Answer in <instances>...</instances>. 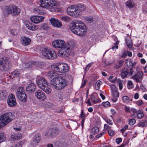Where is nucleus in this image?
Masks as SVG:
<instances>
[{
	"instance_id": "nucleus-1",
	"label": "nucleus",
	"mask_w": 147,
	"mask_h": 147,
	"mask_svg": "<svg viewBox=\"0 0 147 147\" xmlns=\"http://www.w3.org/2000/svg\"><path fill=\"white\" fill-rule=\"evenodd\" d=\"M69 27L73 33L81 36L84 35L87 31L85 25L79 20H74L70 24Z\"/></svg>"
},
{
	"instance_id": "nucleus-2",
	"label": "nucleus",
	"mask_w": 147,
	"mask_h": 147,
	"mask_svg": "<svg viewBox=\"0 0 147 147\" xmlns=\"http://www.w3.org/2000/svg\"><path fill=\"white\" fill-rule=\"evenodd\" d=\"M14 115L11 112L6 113L0 116V129L8 124L13 119Z\"/></svg>"
},
{
	"instance_id": "nucleus-3",
	"label": "nucleus",
	"mask_w": 147,
	"mask_h": 147,
	"mask_svg": "<svg viewBox=\"0 0 147 147\" xmlns=\"http://www.w3.org/2000/svg\"><path fill=\"white\" fill-rule=\"evenodd\" d=\"M73 47V43L69 42L65 45V46L59 50L58 52V55L61 57H66L70 54L71 50Z\"/></svg>"
},
{
	"instance_id": "nucleus-4",
	"label": "nucleus",
	"mask_w": 147,
	"mask_h": 147,
	"mask_svg": "<svg viewBox=\"0 0 147 147\" xmlns=\"http://www.w3.org/2000/svg\"><path fill=\"white\" fill-rule=\"evenodd\" d=\"M41 52L42 56L46 58L53 59L57 57L55 51L48 48H42Z\"/></svg>"
},
{
	"instance_id": "nucleus-5",
	"label": "nucleus",
	"mask_w": 147,
	"mask_h": 147,
	"mask_svg": "<svg viewBox=\"0 0 147 147\" xmlns=\"http://www.w3.org/2000/svg\"><path fill=\"white\" fill-rule=\"evenodd\" d=\"M51 68L55 71L61 73L67 72L69 69L68 65L66 63H58L53 65L51 66Z\"/></svg>"
},
{
	"instance_id": "nucleus-6",
	"label": "nucleus",
	"mask_w": 147,
	"mask_h": 147,
	"mask_svg": "<svg viewBox=\"0 0 147 147\" xmlns=\"http://www.w3.org/2000/svg\"><path fill=\"white\" fill-rule=\"evenodd\" d=\"M37 84L39 87L47 93L49 94L51 92V90L48 86V84L45 79L40 77L38 80Z\"/></svg>"
},
{
	"instance_id": "nucleus-7",
	"label": "nucleus",
	"mask_w": 147,
	"mask_h": 147,
	"mask_svg": "<svg viewBox=\"0 0 147 147\" xmlns=\"http://www.w3.org/2000/svg\"><path fill=\"white\" fill-rule=\"evenodd\" d=\"M48 10L51 12H60L62 11V9L56 6L57 2L55 0H47Z\"/></svg>"
},
{
	"instance_id": "nucleus-8",
	"label": "nucleus",
	"mask_w": 147,
	"mask_h": 147,
	"mask_svg": "<svg viewBox=\"0 0 147 147\" xmlns=\"http://www.w3.org/2000/svg\"><path fill=\"white\" fill-rule=\"evenodd\" d=\"M67 81L63 77H59L56 81L55 84L53 86L55 89L59 90L64 88L67 85Z\"/></svg>"
},
{
	"instance_id": "nucleus-9",
	"label": "nucleus",
	"mask_w": 147,
	"mask_h": 147,
	"mask_svg": "<svg viewBox=\"0 0 147 147\" xmlns=\"http://www.w3.org/2000/svg\"><path fill=\"white\" fill-rule=\"evenodd\" d=\"M68 15L74 17H78L80 16V13L76 10L75 5L69 6L67 9Z\"/></svg>"
},
{
	"instance_id": "nucleus-10",
	"label": "nucleus",
	"mask_w": 147,
	"mask_h": 147,
	"mask_svg": "<svg viewBox=\"0 0 147 147\" xmlns=\"http://www.w3.org/2000/svg\"><path fill=\"white\" fill-rule=\"evenodd\" d=\"M134 72L132 69H129L127 67H123L121 70L120 75L122 79L128 78L129 76H131Z\"/></svg>"
},
{
	"instance_id": "nucleus-11",
	"label": "nucleus",
	"mask_w": 147,
	"mask_h": 147,
	"mask_svg": "<svg viewBox=\"0 0 147 147\" xmlns=\"http://www.w3.org/2000/svg\"><path fill=\"white\" fill-rule=\"evenodd\" d=\"M111 89L112 91V95L111 100L113 102H115L117 100V98L119 97L118 88L115 85L111 84Z\"/></svg>"
},
{
	"instance_id": "nucleus-12",
	"label": "nucleus",
	"mask_w": 147,
	"mask_h": 147,
	"mask_svg": "<svg viewBox=\"0 0 147 147\" xmlns=\"http://www.w3.org/2000/svg\"><path fill=\"white\" fill-rule=\"evenodd\" d=\"M46 75L51 78V84L53 85H54L56 82V81L58 79V75L57 72L53 71H49L47 72Z\"/></svg>"
},
{
	"instance_id": "nucleus-13",
	"label": "nucleus",
	"mask_w": 147,
	"mask_h": 147,
	"mask_svg": "<svg viewBox=\"0 0 147 147\" xmlns=\"http://www.w3.org/2000/svg\"><path fill=\"white\" fill-rule=\"evenodd\" d=\"M6 11L8 14H11L13 16H16L19 14L20 10L17 7L12 6L8 7Z\"/></svg>"
},
{
	"instance_id": "nucleus-14",
	"label": "nucleus",
	"mask_w": 147,
	"mask_h": 147,
	"mask_svg": "<svg viewBox=\"0 0 147 147\" xmlns=\"http://www.w3.org/2000/svg\"><path fill=\"white\" fill-rule=\"evenodd\" d=\"M8 105L10 107H13L16 106L17 103L15 96L12 94L9 95L7 100Z\"/></svg>"
},
{
	"instance_id": "nucleus-15",
	"label": "nucleus",
	"mask_w": 147,
	"mask_h": 147,
	"mask_svg": "<svg viewBox=\"0 0 147 147\" xmlns=\"http://www.w3.org/2000/svg\"><path fill=\"white\" fill-rule=\"evenodd\" d=\"M35 96L36 98L38 99L44 101L47 99V96L44 93L42 90L38 89L36 90L35 93Z\"/></svg>"
},
{
	"instance_id": "nucleus-16",
	"label": "nucleus",
	"mask_w": 147,
	"mask_h": 147,
	"mask_svg": "<svg viewBox=\"0 0 147 147\" xmlns=\"http://www.w3.org/2000/svg\"><path fill=\"white\" fill-rule=\"evenodd\" d=\"M53 47L56 48H63L65 46V42L61 40H57L54 41L52 43Z\"/></svg>"
},
{
	"instance_id": "nucleus-17",
	"label": "nucleus",
	"mask_w": 147,
	"mask_h": 147,
	"mask_svg": "<svg viewBox=\"0 0 147 147\" xmlns=\"http://www.w3.org/2000/svg\"><path fill=\"white\" fill-rule=\"evenodd\" d=\"M44 18L43 17L35 16L31 17L30 20L32 22L37 24L42 22Z\"/></svg>"
},
{
	"instance_id": "nucleus-18",
	"label": "nucleus",
	"mask_w": 147,
	"mask_h": 147,
	"mask_svg": "<svg viewBox=\"0 0 147 147\" xmlns=\"http://www.w3.org/2000/svg\"><path fill=\"white\" fill-rule=\"evenodd\" d=\"M52 25L56 28H59L62 26V24L60 21L54 18H52L49 20Z\"/></svg>"
},
{
	"instance_id": "nucleus-19",
	"label": "nucleus",
	"mask_w": 147,
	"mask_h": 147,
	"mask_svg": "<svg viewBox=\"0 0 147 147\" xmlns=\"http://www.w3.org/2000/svg\"><path fill=\"white\" fill-rule=\"evenodd\" d=\"M36 85L33 82L30 83L26 87V91L28 92H34L36 89Z\"/></svg>"
},
{
	"instance_id": "nucleus-20",
	"label": "nucleus",
	"mask_w": 147,
	"mask_h": 147,
	"mask_svg": "<svg viewBox=\"0 0 147 147\" xmlns=\"http://www.w3.org/2000/svg\"><path fill=\"white\" fill-rule=\"evenodd\" d=\"M31 42V39L28 37L23 36L21 38V43L24 46H26L29 45Z\"/></svg>"
},
{
	"instance_id": "nucleus-21",
	"label": "nucleus",
	"mask_w": 147,
	"mask_h": 147,
	"mask_svg": "<svg viewBox=\"0 0 147 147\" xmlns=\"http://www.w3.org/2000/svg\"><path fill=\"white\" fill-rule=\"evenodd\" d=\"M25 25L28 29L31 30H36L38 28L37 25L32 24L29 22H27L25 24Z\"/></svg>"
},
{
	"instance_id": "nucleus-22",
	"label": "nucleus",
	"mask_w": 147,
	"mask_h": 147,
	"mask_svg": "<svg viewBox=\"0 0 147 147\" xmlns=\"http://www.w3.org/2000/svg\"><path fill=\"white\" fill-rule=\"evenodd\" d=\"M143 73L141 72H138L133 77V79L135 80L137 82L140 83L141 82Z\"/></svg>"
},
{
	"instance_id": "nucleus-23",
	"label": "nucleus",
	"mask_w": 147,
	"mask_h": 147,
	"mask_svg": "<svg viewBox=\"0 0 147 147\" xmlns=\"http://www.w3.org/2000/svg\"><path fill=\"white\" fill-rule=\"evenodd\" d=\"M112 38L115 42H113V45H112L111 49L113 50H114L115 49H118V45L119 44V42L118 40L117 37L116 36L113 35L112 36Z\"/></svg>"
},
{
	"instance_id": "nucleus-24",
	"label": "nucleus",
	"mask_w": 147,
	"mask_h": 147,
	"mask_svg": "<svg viewBox=\"0 0 147 147\" xmlns=\"http://www.w3.org/2000/svg\"><path fill=\"white\" fill-rule=\"evenodd\" d=\"M41 139L40 135L39 133H37L36 134L33 138V144H35V145L39 143Z\"/></svg>"
},
{
	"instance_id": "nucleus-25",
	"label": "nucleus",
	"mask_w": 147,
	"mask_h": 147,
	"mask_svg": "<svg viewBox=\"0 0 147 147\" xmlns=\"http://www.w3.org/2000/svg\"><path fill=\"white\" fill-rule=\"evenodd\" d=\"M90 99L92 102L94 104L97 103L99 101L98 98L97 94L95 92H94L92 93Z\"/></svg>"
},
{
	"instance_id": "nucleus-26",
	"label": "nucleus",
	"mask_w": 147,
	"mask_h": 147,
	"mask_svg": "<svg viewBox=\"0 0 147 147\" xmlns=\"http://www.w3.org/2000/svg\"><path fill=\"white\" fill-rule=\"evenodd\" d=\"M75 5L76 11L79 13L80 12L83 11L86 9V6L84 4H80Z\"/></svg>"
},
{
	"instance_id": "nucleus-27",
	"label": "nucleus",
	"mask_w": 147,
	"mask_h": 147,
	"mask_svg": "<svg viewBox=\"0 0 147 147\" xmlns=\"http://www.w3.org/2000/svg\"><path fill=\"white\" fill-rule=\"evenodd\" d=\"M125 43L127 47L131 48L132 47V42L131 38L127 36L125 37Z\"/></svg>"
},
{
	"instance_id": "nucleus-28",
	"label": "nucleus",
	"mask_w": 147,
	"mask_h": 147,
	"mask_svg": "<svg viewBox=\"0 0 147 147\" xmlns=\"http://www.w3.org/2000/svg\"><path fill=\"white\" fill-rule=\"evenodd\" d=\"M39 2L40 6L48 9L47 0H39Z\"/></svg>"
},
{
	"instance_id": "nucleus-29",
	"label": "nucleus",
	"mask_w": 147,
	"mask_h": 147,
	"mask_svg": "<svg viewBox=\"0 0 147 147\" xmlns=\"http://www.w3.org/2000/svg\"><path fill=\"white\" fill-rule=\"evenodd\" d=\"M28 66L27 68L28 69H30L32 68H34L36 67H38L39 65L37 62H31L26 64Z\"/></svg>"
},
{
	"instance_id": "nucleus-30",
	"label": "nucleus",
	"mask_w": 147,
	"mask_h": 147,
	"mask_svg": "<svg viewBox=\"0 0 147 147\" xmlns=\"http://www.w3.org/2000/svg\"><path fill=\"white\" fill-rule=\"evenodd\" d=\"M124 63V61L119 60L116 63L114 67V69H117L123 65Z\"/></svg>"
},
{
	"instance_id": "nucleus-31",
	"label": "nucleus",
	"mask_w": 147,
	"mask_h": 147,
	"mask_svg": "<svg viewBox=\"0 0 147 147\" xmlns=\"http://www.w3.org/2000/svg\"><path fill=\"white\" fill-rule=\"evenodd\" d=\"M7 96V93L6 91L2 90L0 91V99L3 100Z\"/></svg>"
},
{
	"instance_id": "nucleus-32",
	"label": "nucleus",
	"mask_w": 147,
	"mask_h": 147,
	"mask_svg": "<svg viewBox=\"0 0 147 147\" xmlns=\"http://www.w3.org/2000/svg\"><path fill=\"white\" fill-rule=\"evenodd\" d=\"M17 96L20 100L23 102H25L27 100V96L25 93H23Z\"/></svg>"
},
{
	"instance_id": "nucleus-33",
	"label": "nucleus",
	"mask_w": 147,
	"mask_h": 147,
	"mask_svg": "<svg viewBox=\"0 0 147 147\" xmlns=\"http://www.w3.org/2000/svg\"><path fill=\"white\" fill-rule=\"evenodd\" d=\"M22 135L17 133L13 134H11V140H18L22 138Z\"/></svg>"
},
{
	"instance_id": "nucleus-34",
	"label": "nucleus",
	"mask_w": 147,
	"mask_h": 147,
	"mask_svg": "<svg viewBox=\"0 0 147 147\" xmlns=\"http://www.w3.org/2000/svg\"><path fill=\"white\" fill-rule=\"evenodd\" d=\"M138 127H143L147 126V121L146 120H142L138 124Z\"/></svg>"
},
{
	"instance_id": "nucleus-35",
	"label": "nucleus",
	"mask_w": 147,
	"mask_h": 147,
	"mask_svg": "<svg viewBox=\"0 0 147 147\" xmlns=\"http://www.w3.org/2000/svg\"><path fill=\"white\" fill-rule=\"evenodd\" d=\"M25 93V90L23 87H20L18 88L17 90V92L16 93V96L20 95Z\"/></svg>"
},
{
	"instance_id": "nucleus-36",
	"label": "nucleus",
	"mask_w": 147,
	"mask_h": 147,
	"mask_svg": "<svg viewBox=\"0 0 147 147\" xmlns=\"http://www.w3.org/2000/svg\"><path fill=\"white\" fill-rule=\"evenodd\" d=\"M126 5L129 8L133 7L134 6V3L132 0H129L125 3Z\"/></svg>"
},
{
	"instance_id": "nucleus-37",
	"label": "nucleus",
	"mask_w": 147,
	"mask_h": 147,
	"mask_svg": "<svg viewBox=\"0 0 147 147\" xmlns=\"http://www.w3.org/2000/svg\"><path fill=\"white\" fill-rule=\"evenodd\" d=\"M99 131V129L97 127H93L91 131V133L92 134L94 135L97 134Z\"/></svg>"
},
{
	"instance_id": "nucleus-38",
	"label": "nucleus",
	"mask_w": 147,
	"mask_h": 147,
	"mask_svg": "<svg viewBox=\"0 0 147 147\" xmlns=\"http://www.w3.org/2000/svg\"><path fill=\"white\" fill-rule=\"evenodd\" d=\"M138 119H141L144 117V114L143 111L142 110H139L138 113L136 115Z\"/></svg>"
},
{
	"instance_id": "nucleus-39",
	"label": "nucleus",
	"mask_w": 147,
	"mask_h": 147,
	"mask_svg": "<svg viewBox=\"0 0 147 147\" xmlns=\"http://www.w3.org/2000/svg\"><path fill=\"white\" fill-rule=\"evenodd\" d=\"M125 64L127 66L128 68H129V69H132V66L131 65L132 63L131 59H126L125 61Z\"/></svg>"
},
{
	"instance_id": "nucleus-40",
	"label": "nucleus",
	"mask_w": 147,
	"mask_h": 147,
	"mask_svg": "<svg viewBox=\"0 0 147 147\" xmlns=\"http://www.w3.org/2000/svg\"><path fill=\"white\" fill-rule=\"evenodd\" d=\"M102 84V82L100 80H98L96 82L95 86V88L96 90H98L100 87V85Z\"/></svg>"
},
{
	"instance_id": "nucleus-41",
	"label": "nucleus",
	"mask_w": 147,
	"mask_h": 147,
	"mask_svg": "<svg viewBox=\"0 0 147 147\" xmlns=\"http://www.w3.org/2000/svg\"><path fill=\"white\" fill-rule=\"evenodd\" d=\"M25 140H23L17 144H15L13 147H22V146L25 142Z\"/></svg>"
},
{
	"instance_id": "nucleus-42",
	"label": "nucleus",
	"mask_w": 147,
	"mask_h": 147,
	"mask_svg": "<svg viewBox=\"0 0 147 147\" xmlns=\"http://www.w3.org/2000/svg\"><path fill=\"white\" fill-rule=\"evenodd\" d=\"M122 99L123 101L125 103H128L129 102V98L127 96H123V97Z\"/></svg>"
},
{
	"instance_id": "nucleus-43",
	"label": "nucleus",
	"mask_w": 147,
	"mask_h": 147,
	"mask_svg": "<svg viewBox=\"0 0 147 147\" xmlns=\"http://www.w3.org/2000/svg\"><path fill=\"white\" fill-rule=\"evenodd\" d=\"M11 74L13 76V77L19 76L20 73V71L18 70H15L13 72L11 73Z\"/></svg>"
},
{
	"instance_id": "nucleus-44",
	"label": "nucleus",
	"mask_w": 147,
	"mask_h": 147,
	"mask_svg": "<svg viewBox=\"0 0 147 147\" xmlns=\"http://www.w3.org/2000/svg\"><path fill=\"white\" fill-rule=\"evenodd\" d=\"M117 82L118 83L119 86V89L120 90H121L123 88V80H121L120 79H118L117 80Z\"/></svg>"
},
{
	"instance_id": "nucleus-45",
	"label": "nucleus",
	"mask_w": 147,
	"mask_h": 147,
	"mask_svg": "<svg viewBox=\"0 0 147 147\" xmlns=\"http://www.w3.org/2000/svg\"><path fill=\"white\" fill-rule=\"evenodd\" d=\"M127 87L129 89H132L133 88V83L132 81H128L127 83Z\"/></svg>"
},
{
	"instance_id": "nucleus-46",
	"label": "nucleus",
	"mask_w": 147,
	"mask_h": 147,
	"mask_svg": "<svg viewBox=\"0 0 147 147\" xmlns=\"http://www.w3.org/2000/svg\"><path fill=\"white\" fill-rule=\"evenodd\" d=\"M60 19L65 22H68L70 20L69 17L67 16H63Z\"/></svg>"
},
{
	"instance_id": "nucleus-47",
	"label": "nucleus",
	"mask_w": 147,
	"mask_h": 147,
	"mask_svg": "<svg viewBox=\"0 0 147 147\" xmlns=\"http://www.w3.org/2000/svg\"><path fill=\"white\" fill-rule=\"evenodd\" d=\"M5 139L4 134L3 133H0V143L4 141Z\"/></svg>"
},
{
	"instance_id": "nucleus-48",
	"label": "nucleus",
	"mask_w": 147,
	"mask_h": 147,
	"mask_svg": "<svg viewBox=\"0 0 147 147\" xmlns=\"http://www.w3.org/2000/svg\"><path fill=\"white\" fill-rule=\"evenodd\" d=\"M128 127V125L126 124L125 125L124 127H123L120 130L121 132L123 134L124 133L125 131V130L127 129Z\"/></svg>"
},
{
	"instance_id": "nucleus-49",
	"label": "nucleus",
	"mask_w": 147,
	"mask_h": 147,
	"mask_svg": "<svg viewBox=\"0 0 147 147\" xmlns=\"http://www.w3.org/2000/svg\"><path fill=\"white\" fill-rule=\"evenodd\" d=\"M136 122V120L134 119H130L129 121V125H132L135 123Z\"/></svg>"
},
{
	"instance_id": "nucleus-50",
	"label": "nucleus",
	"mask_w": 147,
	"mask_h": 147,
	"mask_svg": "<svg viewBox=\"0 0 147 147\" xmlns=\"http://www.w3.org/2000/svg\"><path fill=\"white\" fill-rule=\"evenodd\" d=\"M34 13L36 14L42 15H44L45 14V13L44 12L41 11L38 9H36V12H34Z\"/></svg>"
},
{
	"instance_id": "nucleus-51",
	"label": "nucleus",
	"mask_w": 147,
	"mask_h": 147,
	"mask_svg": "<svg viewBox=\"0 0 147 147\" xmlns=\"http://www.w3.org/2000/svg\"><path fill=\"white\" fill-rule=\"evenodd\" d=\"M135 103L138 106L142 105L144 104L143 101L141 100H140L136 102Z\"/></svg>"
},
{
	"instance_id": "nucleus-52",
	"label": "nucleus",
	"mask_w": 147,
	"mask_h": 147,
	"mask_svg": "<svg viewBox=\"0 0 147 147\" xmlns=\"http://www.w3.org/2000/svg\"><path fill=\"white\" fill-rule=\"evenodd\" d=\"M10 32L11 34L13 35H16L18 34V31L17 30L14 29L10 30Z\"/></svg>"
},
{
	"instance_id": "nucleus-53",
	"label": "nucleus",
	"mask_w": 147,
	"mask_h": 147,
	"mask_svg": "<svg viewBox=\"0 0 147 147\" xmlns=\"http://www.w3.org/2000/svg\"><path fill=\"white\" fill-rule=\"evenodd\" d=\"M85 19L89 23H91L93 21V18L92 17H86L85 18Z\"/></svg>"
},
{
	"instance_id": "nucleus-54",
	"label": "nucleus",
	"mask_w": 147,
	"mask_h": 147,
	"mask_svg": "<svg viewBox=\"0 0 147 147\" xmlns=\"http://www.w3.org/2000/svg\"><path fill=\"white\" fill-rule=\"evenodd\" d=\"M102 104L105 107H109L110 105V102L108 101L105 102H103Z\"/></svg>"
},
{
	"instance_id": "nucleus-55",
	"label": "nucleus",
	"mask_w": 147,
	"mask_h": 147,
	"mask_svg": "<svg viewBox=\"0 0 147 147\" xmlns=\"http://www.w3.org/2000/svg\"><path fill=\"white\" fill-rule=\"evenodd\" d=\"M113 77V76H111V82L115 83L117 81V77H115L114 79H112Z\"/></svg>"
},
{
	"instance_id": "nucleus-56",
	"label": "nucleus",
	"mask_w": 147,
	"mask_h": 147,
	"mask_svg": "<svg viewBox=\"0 0 147 147\" xmlns=\"http://www.w3.org/2000/svg\"><path fill=\"white\" fill-rule=\"evenodd\" d=\"M131 111L132 112L133 114L134 115H136L138 112V111L134 108H132L131 109Z\"/></svg>"
},
{
	"instance_id": "nucleus-57",
	"label": "nucleus",
	"mask_w": 147,
	"mask_h": 147,
	"mask_svg": "<svg viewBox=\"0 0 147 147\" xmlns=\"http://www.w3.org/2000/svg\"><path fill=\"white\" fill-rule=\"evenodd\" d=\"M122 140L121 138H117L115 140V141L117 144H119L122 141Z\"/></svg>"
},
{
	"instance_id": "nucleus-58",
	"label": "nucleus",
	"mask_w": 147,
	"mask_h": 147,
	"mask_svg": "<svg viewBox=\"0 0 147 147\" xmlns=\"http://www.w3.org/2000/svg\"><path fill=\"white\" fill-rule=\"evenodd\" d=\"M131 62H132V63L131 64H132L131 65L132 66V67L135 66L136 65V64L137 63V61H136V60L133 61L132 59H131Z\"/></svg>"
},
{
	"instance_id": "nucleus-59",
	"label": "nucleus",
	"mask_w": 147,
	"mask_h": 147,
	"mask_svg": "<svg viewBox=\"0 0 147 147\" xmlns=\"http://www.w3.org/2000/svg\"><path fill=\"white\" fill-rule=\"evenodd\" d=\"M86 117V115L85 113H84L83 111H82L81 112V117L82 118H84Z\"/></svg>"
},
{
	"instance_id": "nucleus-60",
	"label": "nucleus",
	"mask_w": 147,
	"mask_h": 147,
	"mask_svg": "<svg viewBox=\"0 0 147 147\" xmlns=\"http://www.w3.org/2000/svg\"><path fill=\"white\" fill-rule=\"evenodd\" d=\"M105 134V133L104 132H102L100 134L97 135L96 136V137L97 138H98L101 137H102L103 135H104Z\"/></svg>"
},
{
	"instance_id": "nucleus-61",
	"label": "nucleus",
	"mask_w": 147,
	"mask_h": 147,
	"mask_svg": "<svg viewBox=\"0 0 147 147\" xmlns=\"http://www.w3.org/2000/svg\"><path fill=\"white\" fill-rule=\"evenodd\" d=\"M127 55V51L124 52L121 56V57H125Z\"/></svg>"
},
{
	"instance_id": "nucleus-62",
	"label": "nucleus",
	"mask_w": 147,
	"mask_h": 147,
	"mask_svg": "<svg viewBox=\"0 0 147 147\" xmlns=\"http://www.w3.org/2000/svg\"><path fill=\"white\" fill-rule=\"evenodd\" d=\"M125 111L127 113H130V109L128 107H127V106H126L125 107Z\"/></svg>"
},
{
	"instance_id": "nucleus-63",
	"label": "nucleus",
	"mask_w": 147,
	"mask_h": 147,
	"mask_svg": "<svg viewBox=\"0 0 147 147\" xmlns=\"http://www.w3.org/2000/svg\"><path fill=\"white\" fill-rule=\"evenodd\" d=\"M139 96L138 94L137 93H136L134 96V98L136 99H137L139 98Z\"/></svg>"
},
{
	"instance_id": "nucleus-64",
	"label": "nucleus",
	"mask_w": 147,
	"mask_h": 147,
	"mask_svg": "<svg viewBox=\"0 0 147 147\" xmlns=\"http://www.w3.org/2000/svg\"><path fill=\"white\" fill-rule=\"evenodd\" d=\"M140 62L142 64H144L146 63V61L144 59H142L140 60Z\"/></svg>"
}]
</instances>
